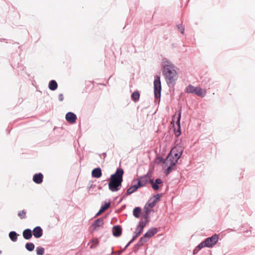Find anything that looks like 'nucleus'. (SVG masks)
I'll return each instance as SVG.
<instances>
[{"mask_svg": "<svg viewBox=\"0 0 255 255\" xmlns=\"http://www.w3.org/2000/svg\"><path fill=\"white\" fill-rule=\"evenodd\" d=\"M176 67L169 60L165 58L162 62V71L166 82L169 87L174 86L178 79Z\"/></svg>", "mask_w": 255, "mask_h": 255, "instance_id": "nucleus-1", "label": "nucleus"}, {"mask_svg": "<svg viewBox=\"0 0 255 255\" xmlns=\"http://www.w3.org/2000/svg\"><path fill=\"white\" fill-rule=\"evenodd\" d=\"M183 150V147L177 144L171 149L168 154L164 161L163 166L164 168L167 167L165 171L166 175L169 174L173 170V166L175 165L178 160L181 157Z\"/></svg>", "mask_w": 255, "mask_h": 255, "instance_id": "nucleus-2", "label": "nucleus"}, {"mask_svg": "<svg viewBox=\"0 0 255 255\" xmlns=\"http://www.w3.org/2000/svg\"><path fill=\"white\" fill-rule=\"evenodd\" d=\"M154 85V94L156 99L160 98L161 85L160 76L156 75L153 82Z\"/></svg>", "mask_w": 255, "mask_h": 255, "instance_id": "nucleus-3", "label": "nucleus"}, {"mask_svg": "<svg viewBox=\"0 0 255 255\" xmlns=\"http://www.w3.org/2000/svg\"><path fill=\"white\" fill-rule=\"evenodd\" d=\"M124 173V170L121 168H118L115 173L111 175L110 180L122 183Z\"/></svg>", "mask_w": 255, "mask_h": 255, "instance_id": "nucleus-4", "label": "nucleus"}, {"mask_svg": "<svg viewBox=\"0 0 255 255\" xmlns=\"http://www.w3.org/2000/svg\"><path fill=\"white\" fill-rule=\"evenodd\" d=\"M219 240L218 235L214 234L210 237L206 238L204 241L205 246L207 248H212L218 242Z\"/></svg>", "mask_w": 255, "mask_h": 255, "instance_id": "nucleus-5", "label": "nucleus"}, {"mask_svg": "<svg viewBox=\"0 0 255 255\" xmlns=\"http://www.w3.org/2000/svg\"><path fill=\"white\" fill-rule=\"evenodd\" d=\"M122 183L121 182L110 180L108 183L109 189L112 192H117L120 189Z\"/></svg>", "mask_w": 255, "mask_h": 255, "instance_id": "nucleus-6", "label": "nucleus"}, {"mask_svg": "<svg viewBox=\"0 0 255 255\" xmlns=\"http://www.w3.org/2000/svg\"><path fill=\"white\" fill-rule=\"evenodd\" d=\"M146 224L145 222L142 221H139L135 229V231L134 232V235L133 236L136 239L142 232Z\"/></svg>", "mask_w": 255, "mask_h": 255, "instance_id": "nucleus-7", "label": "nucleus"}, {"mask_svg": "<svg viewBox=\"0 0 255 255\" xmlns=\"http://www.w3.org/2000/svg\"><path fill=\"white\" fill-rule=\"evenodd\" d=\"M149 183L151 184L152 188L154 190L156 191L159 189L160 184H162L163 182L160 178H157L154 181L153 179H150L149 180Z\"/></svg>", "mask_w": 255, "mask_h": 255, "instance_id": "nucleus-8", "label": "nucleus"}, {"mask_svg": "<svg viewBox=\"0 0 255 255\" xmlns=\"http://www.w3.org/2000/svg\"><path fill=\"white\" fill-rule=\"evenodd\" d=\"M181 117V110H180L179 112V113L178 114L177 116V119L176 121V125H177L178 128L177 130L176 129H174V134L176 136L178 137L181 133V126H180V120Z\"/></svg>", "mask_w": 255, "mask_h": 255, "instance_id": "nucleus-9", "label": "nucleus"}, {"mask_svg": "<svg viewBox=\"0 0 255 255\" xmlns=\"http://www.w3.org/2000/svg\"><path fill=\"white\" fill-rule=\"evenodd\" d=\"M104 218H100L95 220L92 225L93 230L95 231L98 230L101 227L103 226L104 224Z\"/></svg>", "mask_w": 255, "mask_h": 255, "instance_id": "nucleus-10", "label": "nucleus"}, {"mask_svg": "<svg viewBox=\"0 0 255 255\" xmlns=\"http://www.w3.org/2000/svg\"><path fill=\"white\" fill-rule=\"evenodd\" d=\"M148 179V176L147 174L140 176L136 180L137 181V184H139V187H144L146 184Z\"/></svg>", "mask_w": 255, "mask_h": 255, "instance_id": "nucleus-11", "label": "nucleus"}, {"mask_svg": "<svg viewBox=\"0 0 255 255\" xmlns=\"http://www.w3.org/2000/svg\"><path fill=\"white\" fill-rule=\"evenodd\" d=\"M32 235L35 238H40L43 235V230L40 226L35 227L32 231Z\"/></svg>", "mask_w": 255, "mask_h": 255, "instance_id": "nucleus-12", "label": "nucleus"}, {"mask_svg": "<svg viewBox=\"0 0 255 255\" xmlns=\"http://www.w3.org/2000/svg\"><path fill=\"white\" fill-rule=\"evenodd\" d=\"M65 118L67 122L74 123L76 120L77 116L74 113L69 112L66 114Z\"/></svg>", "mask_w": 255, "mask_h": 255, "instance_id": "nucleus-13", "label": "nucleus"}, {"mask_svg": "<svg viewBox=\"0 0 255 255\" xmlns=\"http://www.w3.org/2000/svg\"><path fill=\"white\" fill-rule=\"evenodd\" d=\"M122 233V228L120 225L114 226L113 228V235L116 237H120Z\"/></svg>", "mask_w": 255, "mask_h": 255, "instance_id": "nucleus-14", "label": "nucleus"}, {"mask_svg": "<svg viewBox=\"0 0 255 255\" xmlns=\"http://www.w3.org/2000/svg\"><path fill=\"white\" fill-rule=\"evenodd\" d=\"M43 175L42 173H36L33 176V181L36 184H40L42 182Z\"/></svg>", "mask_w": 255, "mask_h": 255, "instance_id": "nucleus-15", "label": "nucleus"}, {"mask_svg": "<svg viewBox=\"0 0 255 255\" xmlns=\"http://www.w3.org/2000/svg\"><path fill=\"white\" fill-rule=\"evenodd\" d=\"M158 232V230L156 228H151L149 229L145 234L144 237H146V238L148 239L153 236L155 234H156Z\"/></svg>", "mask_w": 255, "mask_h": 255, "instance_id": "nucleus-16", "label": "nucleus"}, {"mask_svg": "<svg viewBox=\"0 0 255 255\" xmlns=\"http://www.w3.org/2000/svg\"><path fill=\"white\" fill-rule=\"evenodd\" d=\"M92 176L96 178H99L102 176V170L100 167L94 168L92 171Z\"/></svg>", "mask_w": 255, "mask_h": 255, "instance_id": "nucleus-17", "label": "nucleus"}, {"mask_svg": "<svg viewBox=\"0 0 255 255\" xmlns=\"http://www.w3.org/2000/svg\"><path fill=\"white\" fill-rule=\"evenodd\" d=\"M22 235L25 240H29L32 236V233L30 229H26L23 231Z\"/></svg>", "mask_w": 255, "mask_h": 255, "instance_id": "nucleus-18", "label": "nucleus"}, {"mask_svg": "<svg viewBox=\"0 0 255 255\" xmlns=\"http://www.w3.org/2000/svg\"><path fill=\"white\" fill-rule=\"evenodd\" d=\"M195 94L201 97H204L206 95V91L205 89L196 87Z\"/></svg>", "mask_w": 255, "mask_h": 255, "instance_id": "nucleus-19", "label": "nucleus"}, {"mask_svg": "<svg viewBox=\"0 0 255 255\" xmlns=\"http://www.w3.org/2000/svg\"><path fill=\"white\" fill-rule=\"evenodd\" d=\"M139 184H136L130 186L127 191V195L131 194L132 193L135 192L139 187Z\"/></svg>", "mask_w": 255, "mask_h": 255, "instance_id": "nucleus-20", "label": "nucleus"}, {"mask_svg": "<svg viewBox=\"0 0 255 255\" xmlns=\"http://www.w3.org/2000/svg\"><path fill=\"white\" fill-rule=\"evenodd\" d=\"M57 87L58 85L56 81L52 80L49 82L48 88L51 91L55 90L57 88Z\"/></svg>", "mask_w": 255, "mask_h": 255, "instance_id": "nucleus-21", "label": "nucleus"}, {"mask_svg": "<svg viewBox=\"0 0 255 255\" xmlns=\"http://www.w3.org/2000/svg\"><path fill=\"white\" fill-rule=\"evenodd\" d=\"M17 234L15 231H11L9 233V237L10 239L13 242L17 240Z\"/></svg>", "mask_w": 255, "mask_h": 255, "instance_id": "nucleus-22", "label": "nucleus"}, {"mask_svg": "<svg viewBox=\"0 0 255 255\" xmlns=\"http://www.w3.org/2000/svg\"><path fill=\"white\" fill-rule=\"evenodd\" d=\"M141 209L139 207H136L133 210V215L136 218H138L140 217Z\"/></svg>", "mask_w": 255, "mask_h": 255, "instance_id": "nucleus-23", "label": "nucleus"}, {"mask_svg": "<svg viewBox=\"0 0 255 255\" xmlns=\"http://www.w3.org/2000/svg\"><path fill=\"white\" fill-rule=\"evenodd\" d=\"M196 87H194L192 85H189L186 88V92L187 93H195Z\"/></svg>", "mask_w": 255, "mask_h": 255, "instance_id": "nucleus-24", "label": "nucleus"}, {"mask_svg": "<svg viewBox=\"0 0 255 255\" xmlns=\"http://www.w3.org/2000/svg\"><path fill=\"white\" fill-rule=\"evenodd\" d=\"M25 249L29 252H32L34 250L35 246L32 243H27L25 245Z\"/></svg>", "mask_w": 255, "mask_h": 255, "instance_id": "nucleus-25", "label": "nucleus"}, {"mask_svg": "<svg viewBox=\"0 0 255 255\" xmlns=\"http://www.w3.org/2000/svg\"><path fill=\"white\" fill-rule=\"evenodd\" d=\"M131 97L133 101H134V102H136L139 100V93L137 91H135L131 94Z\"/></svg>", "mask_w": 255, "mask_h": 255, "instance_id": "nucleus-26", "label": "nucleus"}, {"mask_svg": "<svg viewBox=\"0 0 255 255\" xmlns=\"http://www.w3.org/2000/svg\"><path fill=\"white\" fill-rule=\"evenodd\" d=\"M155 201H153L152 199H150L145 205V206L152 208H153L155 205Z\"/></svg>", "mask_w": 255, "mask_h": 255, "instance_id": "nucleus-27", "label": "nucleus"}, {"mask_svg": "<svg viewBox=\"0 0 255 255\" xmlns=\"http://www.w3.org/2000/svg\"><path fill=\"white\" fill-rule=\"evenodd\" d=\"M111 205V201L109 200L108 202H105L104 205L101 207V209L104 212L107 210Z\"/></svg>", "mask_w": 255, "mask_h": 255, "instance_id": "nucleus-28", "label": "nucleus"}, {"mask_svg": "<svg viewBox=\"0 0 255 255\" xmlns=\"http://www.w3.org/2000/svg\"><path fill=\"white\" fill-rule=\"evenodd\" d=\"M36 251L37 255H43L44 253V249L41 247H38Z\"/></svg>", "mask_w": 255, "mask_h": 255, "instance_id": "nucleus-29", "label": "nucleus"}, {"mask_svg": "<svg viewBox=\"0 0 255 255\" xmlns=\"http://www.w3.org/2000/svg\"><path fill=\"white\" fill-rule=\"evenodd\" d=\"M18 216L20 219H24L26 217V212L24 210H22L18 213Z\"/></svg>", "mask_w": 255, "mask_h": 255, "instance_id": "nucleus-30", "label": "nucleus"}, {"mask_svg": "<svg viewBox=\"0 0 255 255\" xmlns=\"http://www.w3.org/2000/svg\"><path fill=\"white\" fill-rule=\"evenodd\" d=\"M91 243L94 244V245H92L90 248H95L96 247V246L99 244V241L97 239H95L93 240L92 241H91Z\"/></svg>", "mask_w": 255, "mask_h": 255, "instance_id": "nucleus-31", "label": "nucleus"}, {"mask_svg": "<svg viewBox=\"0 0 255 255\" xmlns=\"http://www.w3.org/2000/svg\"><path fill=\"white\" fill-rule=\"evenodd\" d=\"M161 196V194H157L156 195H155L152 197V200L155 201V203H156L157 200H159L160 199V198Z\"/></svg>", "mask_w": 255, "mask_h": 255, "instance_id": "nucleus-32", "label": "nucleus"}, {"mask_svg": "<svg viewBox=\"0 0 255 255\" xmlns=\"http://www.w3.org/2000/svg\"><path fill=\"white\" fill-rule=\"evenodd\" d=\"M146 237H144V235L143 237H141L138 241L140 243H142L143 245L144 243H146L147 241Z\"/></svg>", "mask_w": 255, "mask_h": 255, "instance_id": "nucleus-33", "label": "nucleus"}, {"mask_svg": "<svg viewBox=\"0 0 255 255\" xmlns=\"http://www.w3.org/2000/svg\"><path fill=\"white\" fill-rule=\"evenodd\" d=\"M204 247H206V246H205L204 242L203 241L200 244H199L196 248H197L199 250H200Z\"/></svg>", "mask_w": 255, "mask_h": 255, "instance_id": "nucleus-34", "label": "nucleus"}, {"mask_svg": "<svg viewBox=\"0 0 255 255\" xmlns=\"http://www.w3.org/2000/svg\"><path fill=\"white\" fill-rule=\"evenodd\" d=\"M178 29L180 31L182 34L184 33V27L182 24H179L177 26Z\"/></svg>", "mask_w": 255, "mask_h": 255, "instance_id": "nucleus-35", "label": "nucleus"}, {"mask_svg": "<svg viewBox=\"0 0 255 255\" xmlns=\"http://www.w3.org/2000/svg\"><path fill=\"white\" fill-rule=\"evenodd\" d=\"M143 210H144V211H143V213H148V214H149L150 213V212H151V210L150 209H149V208H148L145 206L144 207Z\"/></svg>", "mask_w": 255, "mask_h": 255, "instance_id": "nucleus-36", "label": "nucleus"}, {"mask_svg": "<svg viewBox=\"0 0 255 255\" xmlns=\"http://www.w3.org/2000/svg\"><path fill=\"white\" fill-rule=\"evenodd\" d=\"M149 214H148V213H143V214H142V218H144L145 220H148V219L149 218Z\"/></svg>", "mask_w": 255, "mask_h": 255, "instance_id": "nucleus-37", "label": "nucleus"}, {"mask_svg": "<svg viewBox=\"0 0 255 255\" xmlns=\"http://www.w3.org/2000/svg\"><path fill=\"white\" fill-rule=\"evenodd\" d=\"M143 245H142V243H140L139 241L138 242V243L137 244H136L135 245V248L138 250V248L140 247H141Z\"/></svg>", "mask_w": 255, "mask_h": 255, "instance_id": "nucleus-38", "label": "nucleus"}, {"mask_svg": "<svg viewBox=\"0 0 255 255\" xmlns=\"http://www.w3.org/2000/svg\"><path fill=\"white\" fill-rule=\"evenodd\" d=\"M59 100L60 101L62 102L64 100L63 95L62 94H60L59 95Z\"/></svg>", "mask_w": 255, "mask_h": 255, "instance_id": "nucleus-39", "label": "nucleus"}, {"mask_svg": "<svg viewBox=\"0 0 255 255\" xmlns=\"http://www.w3.org/2000/svg\"><path fill=\"white\" fill-rule=\"evenodd\" d=\"M104 212V211L100 208L98 212L96 214V217L99 216L102 213Z\"/></svg>", "mask_w": 255, "mask_h": 255, "instance_id": "nucleus-40", "label": "nucleus"}, {"mask_svg": "<svg viewBox=\"0 0 255 255\" xmlns=\"http://www.w3.org/2000/svg\"><path fill=\"white\" fill-rule=\"evenodd\" d=\"M199 251V250L197 248H196L193 250V253L194 255H195V254H197Z\"/></svg>", "mask_w": 255, "mask_h": 255, "instance_id": "nucleus-41", "label": "nucleus"}, {"mask_svg": "<svg viewBox=\"0 0 255 255\" xmlns=\"http://www.w3.org/2000/svg\"><path fill=\"white\" fill-rule=\"evenodd\" d=\"M158 159L159 160V162H162L164 163V161L165 160V159H164L162 157H159L158 158Z\"/></svg>", "mask_w": 255, "mask_h": 255, "instance_id": "nucleus-42", "label": "nucleus"}, {"mask_svg": "<svg viewBox=\"0 0 255 255\" xmlns=\"http://www.w3.org/2000/svg\"><path fill=\"white\" fill-rule=\"evenodd\" d=\"M135 239L136 238L133 236L132 239L129 242V244L132 243Z\"/></svg>", "mask_w": 255, "mask_h": 255, "instance_id": "nucleus-43", "label": "nucleus"}, {"mask_svg": "<svg viewBox=\"0 0 255 255\" xmlns=\"http://www.w3.org/2000/svg\"><path fill=\"white\" fill-rule=\"evenodd\" d=\"M130 244H129V242L128 243V244L125 246V247L124 249V251L125 250L129 245Z\"/></svg>", "mask_w": 255, "mask_h": 255, "instance_id": "nucleus-44", "label": "nucleus"}, {"mask_svg": "<svg viewBox=\"0 0 255 255\" xmlns=\"http://www.w3.org/2000/svg\"><path fill=\"white\" fill-rule=\"evenodd\" d=\"M175 117H176V115H173V117H172V119L175 118Z\"/></svg>", "mask_w": 255, "mask_h": 255, "instance_id": "nucleus-45", "label": "nucleus"}, {"mask_svg": "<svg viewBox=\"0 0 255 255\" xmlns=\"http://www.w3.org/2000/svg\"><path fill=\"white\" fill-rule=\"evenodd\" d=\"M1 254V251L0 250V255Z\"/></svg>", "mask_w": 255, "mask_h": 255, "instance_id": "nucleus-46", "label": "nucleus"}]
</instances>
